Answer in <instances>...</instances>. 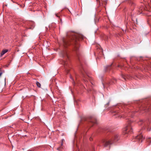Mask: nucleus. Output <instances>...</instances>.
<instances>
[{
    "mask_svg": "<svg viewBox=\"0 0 151 151\" xmlns=\"http://www.w3.org/2000/svg\"><path fill=\"white\" fill-rule=\"evenodd\" d=\"M119 139V135L117 134H115L111 138L108 139H105L103 140L102 143L104 147H107L108 145L117 141Z\"/></svg>",
    "mask_w": 151,
    "mask_h": 151,
    "instance_id": "1",
    "label": "nucleus"
},
{
    "mask_svg": "<svg viewBox=\"0 0 151 151\" xmlns=\"http://www.w3.org/2000/svg\"><path fill=\"white\" fill-rule=\"evenodd\" d=\"M64 64H66V63H64Z\"/></svg>",
    "mask_w": 151,
    "mask_h": 151,
    "instance_id": "23",
    "label": "nucleus"
},
{
    "mask_svg": "<svg viewBox=\"0 0 151 151\" xmlns=\"http://www.w3.org/2000/svg\"><path fill=\"white\" fill-rule=\"evenodd\" d=\"M140 122H141V123H142V122H143L142 121V120H141V121H140Z\"/></svg>",
    "mask_w": 151,
    "mask_h": 151,
    "instance_id": "18",
    "label": "nucleus"
},
{
    "mask_svg": "<svg viewBox=\"0 0 151 151\" xmlns=\"http://www.w3.org/2000/svg\"><path fill=\"white\" fill-rule=\"evenodd\" d=\"M141 124H141H140L139 123V124Z\"/></svg>",
    "mask_w": 151,
    "mask_h": 151,
    "instance_id": "20",
    "label": "nucleus"
},
{
    "mask_svg": "<svg viewBox=\"0 0 151 151\" xmlns=\"http://www.w3.org/2000/svg\"><path fill=\"white\" fill-rule=\"evenodd\" d=\"M7 51H8V50H3L1 54V56H2L5 53H6Z\"/></svg>",
    "mask_w": 151,
    "mask_h": 151,
    "instance_id": "7",
    "label": "nucleus"
},
{
    "mask_svg": "<svg viewBox=\"0 0 151 151\" xmlns=\"http://www.w3.org/2000/svg\"><path fill=\"white\" fill-rule=\"evenodd\" d=\"M109 66H107V68H108V67Z\"/></svg>",
    "mask_w": 151,
    "mask_h": 151,
    "instance_id": "22",
    "label": "nucleus"
},
{
    "mask_svg": "<svg viewBox=\"0 0 151 151\" xmlns=\"http://www.w3.org/2000/svg\"><path fill=\"white\" fill-rule=\"evenodd\" d=\"M132 131L131 130H130V132H131Z\"/></svg>",
    "mask_w": 151,
    "mask_h": 151,
    "instance_id": "24",
    "label": "nucleus"
},
{
    "mask_svg": "<svg viewBox=\"0 0 151 151\" xmlns=\"http://www.w3.org/2000/svg\"><path fill=\"white\" fill-rule=\"evenodd\" d=\"M104 2H105V3H106V1H104Z\"/></svg>",
    "mask_w": 151,
    "mask_h": 151,
    "instance_id": "19",
    "label": "nucleus"
},
{
    "mask_svg": "<svg viewBox=\"0 0 151 151\" xmlns=\"http://www.w3.org/2000/svg\"><path fill=\"white\" fill-rule=\"evenodd\" d=\"M90 122L94 124H96V120L93 118L91 119L90 120Z\"/></svg>",
    "mask_w": 151,
    "mask_h": 151,
    "instance_id": "8",
    "label": "nucleus"
},
{
    "mask_svg": "<svg viewBox=\"0 0 151 151\" xmlns=\"http://www.w3.org/2000/svg\"><path fill=\"white\" fill-rule=\"evenodd\" d=\"M131 127L129 126H127L124 129V134H128V132L130 131V129Z\"/></svg>",
    "mask_w": 151,
    "mask_h": 151,
    "instance_id": "4",
    "label": "nucleus"
},
{
    "mask_svg": "<svg viewBox=\"0 0 151 151\" xmlns=\"http://www.w3.org/2000/svg\"><path fill=\"white\" fill-rule=\"evenodd\" d=\"M90 141H91L92 140V138H90Z\"/></svg>",
    "mask_w": 151,
    "mask_h": 151,
    "instance_id": "15",
    "label": "nucleus"
},
{
    "mask_svg": "<svg viewBox=\"0 0 151 151\" xmlns=\"http://www.w3.org/2000/svg\"><path fill=\"white\" fill-rule=\"evenodd\" d=\"M81 72L83 76V77L85 78V79H84L83 80H84V81H86L85 79L87 78L88 76L87 75H85V74H84V73L83 71H81Z\"/></svg>",
    "mask_w": 151,
    "mask_h": 151,
    "instance_id": "9",
    "label": "nucleus"
},
{
    "mask_svg": "<svg viewBox=\"0 0 151 151\" xmlns=\"http://www.w3.org/2000/svg\"><path fill=\"white\" fill-rule=\"evenodd\" d=\"M121 76H122V77L124 78V79L125 80H126V78H127V76H126L125 75H124V74H122L121 75Z\"/></svg>",
    "mask_w": 151,
    "mask_h": 151,
    "instance_id": "10",
    "label": "nucleus"
},
{
    "mask_svg": "<svg viewBox=\"0 0 151 151\" xmlns=\"http://www.w3.org/2000/svg\"><path fill=\"white\" fill-rule=\"evenodd\" d=\"M97 1H98V0H96Z\"/></svg>",
    "mask_w": 151,
    "mask_h": 151,
    "instance_id": "25",
    "label": "nucleus"
},
{
    "mask_svg": "<svg viewBox=\"0 0 151 151\" xmlns=\"http://www.w3.org/2000/svg\"><path fill=\"white\" fill-rule=\"evenodd\" d=\"M69 40H68V39H63V42L65 47V45H66L67 44H68V42H69Z\"/></svg>",
    "mask_w": 151,
    "mask_h": 151,
    "instance_id": "6",
    "label": "nucleus"
},
{
    "mask_svg": "<svg viewBox=\"0 0 151 151\" xmlns=\"http://www.w3.org/2000/svg\"><path fill=\"white\" fill-rule=\"evenodd\" d=\"M36 85L39 88H40L41 87L40 84L38 82H36Z\"/></svg>",
    "mask_w": 151,
    "mask_h": 151,
    "instance_id": "11",
    "label": "nucleus"
},
{
    "mask_svg": "<svg viewBox=\"0 0 151 151\" xmlns=\"http://www.w3.org/2000/svg\"><path fill=\"white\" fill-rule=\"evenodd\" d=\"M2 74V72H0V76H1Z\"/></svg>",
    "mask_w": 151,
    "mask_h": 151,
    "instance_id": "14",
    "label": "nucleus"
},
{
    "mask_svg": "<svg viewBox=\"0 0 151 151\" xmlns=\"http://www.w3.org/2000/svg\"><path fill=\"white\" fill-rule=\"evenodd\" d=\"M148 142H151V138H149Z\"/></svg>",
    "mask_w": 151,
    "mask_h": 151,
    "instance_id": "12",
    "label": "nucleus"
},
{
    "mask_svg": "<svg viewBox=\"0 0 151 151\" xmlns=\"http://www.w3.org/2000/svg\"><path fill=\"white\" fill-rule=\"evenodd\" d=\"M84 71L85 73H86V72L84 70Z\"/></svg>",
    "mask_w": 151,
    "mask_h": 151,
    "instance_id": "17",
    "label": "nucleus"
},
{
    "mask_svg": "<svg viewBox=\"0 0 151 151\" xmlns=\"http://www.w3.org/2000/svg\"><path fill=\"white\" fill-rule=\"evenodd\" d=\"M1 68H0V71H1Z\"/></svg>",
    "mask_w": 151,
    "mask_h": 151,
    "instance_id": "21",
    "label": "nucleus"
},
{
    "mask_svg": "<svg viewBox=\"0 0 151 151\" xmlns=\"http://www.w3.org/2000/svg\"><path fill=\"white\" fill-rule=\"evenodd\" d=\"M150 128L148 127L147 128V130H148V131H150Z\"/></svg>",
    "mask_w": 151,
    "mask_h": 151,
    "instance_id": "13",
    "label": "nucleus"
},
{
    "mask_svg": "<svg viewBox=\"0 0 151 151\" xmlns=\"http://www.w3.org/2000/svg\"><path fill=\"white\" fill-rule=\"evenodd\" d=\"M143 137L142 134L137 136L134 139L133 142H137L138 143H140L142 142L143 139Z\"/></svg>",
    "mask_w": 151,
    "mask_h": 151,
    "instance_id": "2",
    "label": "nucleus"
},
{
    "mask_svg": "<svg viewBox=\"0 0 151 151\" xmlns=\"http://www.w3.org/2000/svg\"><path fill=\"white\" fill-rule=\"evenodd\" d=\"M58 150H60V148H58Z\"/></svg>",
    "mask_w": 151,
    "mask_h": 151,
    "instance_id": "16",
    "label": "nucleus"
},
{
    "mask_svg": "<svg viewBox=\"0 0 151 151\" xmlns=\"http://www.w3.org/2000/svg\"><path fill=\"white\" fill-rule=\"evenodd\" d=\"M73 42H76L78 40L83 39L84 37L81 35H77L73 37Z\"/></svg>",
    "mask_w": 151,
    "mask_h": 151,
    "instance_id": "3",
    "label": "nucleus"
},
{
    "mask_svg": "<svg viewBox=\"0 0 151 151\" xmlns=\"http://www.w3.org/2000/svg\"><path fill=\"white\" fill-rule=\"evenodd\" d=\"M62 57L64 58H68V56L67 52L65 51L63 52L62 54Z\"/></svg>",
    "mask_w": 151,
    "mask_h": 151,
    "instance_id": "5",
    "label": "nucleus"
}]
</instances>
